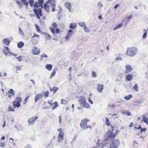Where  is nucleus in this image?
<instances>
[{"label": "nucleus", "mask_w": 148, "mask_h": 148, "mask_svg": "<svg viewBox=\"0 0 148 148\" xmlns=\"http://www.w3.org/2000/svg\"><path fill=\"white\" fill-rule=\"evenodd\" d=\"M112 127L111 130H109L106 132L104 137V140L107 141L110 138H114L116 134V130L114 129L113 127L111 125Z\"/></svg>", "instance_id": "1"}, {"label": "nucleus", "mask_w": 148, "mask_h": 148, "mask_svg": "<svg viewBox=\"0 0 148 148\" xmlns=\"http://www.w3.org/2000/svg\"><path fill=\"white\" fill-rule=\"evenodd\" d=\"M78 101L81 107L83 108H88L90 107V105L86 101L85 98L83 96L79 97Z\"/></svg>", "instance_id": "2"}, {"label": "nucleus", "mask_w": 148, "mask_h": 148, "mask_svg": "<svg viewBox=\"0 0 148 148\" xmlns=\"http://www.w3.org/2000/svg\"><path fill=\"white\" fill-rule=\"evenodd\" d=\"M138 49L135 47H129L127 49L126 55L131 57L134 56L136 53Z\"/></svg>", "instance_id": "3"}, {"label": "nucleus", "mask_w": 148, "mask_h": 148, "mask_svg": "<svg viewBox=\"0 0 148 148\" xmlns=\"http://www.w3.org/2000/svg\"><path fill=\"white\" fill-rule=\"evenodd\" d=\"M89 121V119H85L82 120L80 125V127L83 129L85 130L87 129V123Z\"/></svg>", "instance_id": "4"}, {"label": "nucleus", "mask_w": 148, "mask_h": 148, "mask_svg": "<svg viewBox=\"0 0 148 148\" xmlns=\"http://www.w3.org/2000/svg\"><path fill=\"white\" fill-rule=\"evenodd\" d=\"M120 143L119 140H114L111 144L110 148H118Z\"/></svg>", "instance_id": "5"}, {"label": "nucleus", "mask_w": 148, "mask_h": 148, "mask_svg": "<svg viewBox=\"0 0 148 148\" xmlns=\"http://www.w3.org/2000/svg\"><path fill=\"white\" fill-rule=\"evenodd\" d=\"M47 3H49L52 8V12H53L55 10V8L56 7V0H48L47 1Z\"/></svg>", "instance_id": "6"}, {"label": "nucleus", "mask_w": 148, "mask_h": 148, "mask_svg": "<svg viewBox=\"0 0 148 148\" xmlns=\"http://www.w3.org/2000/svg\"><path fill=\"white\" fill-rule=\"evenodd\" d=\"M43 3V0H39L38 1H36L34 5V7L38 8L39 7L43 8L42 5Z\"/></svg>", "instance_id": "7"}, {"label": "nucleus", "mask_w": 148, "mask_h": 148, "mask_svg": "<svg viewBox=\"0 0 148 148\" xmlns=\"http://www.w3.org/2000/svg\"><path fill=\"white\" fill-rule=\"evenodd\" d=\"M33 11L38 19L40 18V16H42L41 9L40 8L38 10V11L36 9L34 8Z\"/></svg>", "instance_id": "8"}, {"label": "nucleus", "mask_w": 148, "mask_h": 148, "mask_svg": "<svg viewBox=\"0 0 148 148\" xmlns=\"http://www.w3.org/2000/svg\"><path fill=\"white\" fill-rule=\"evenodd\" d=\"M3 51L6 56H10L12 55V53L9 51V48L7 47H4Z\"/></svg>", "instance_id": "9"}, {"label": "nucleus", "mask_w": 148, "mask_h": 148, "mask_svg": "<svg viewBox=\"0 0 148 148\" xmlns=\"http://www.w3.org/2000/svg\"><path fill=\"white\" fill-rule=\"evenodd\" d=\"M7 95H8L9 98L11 99L12 97L15 95V93L14 91L12 89H10L7 93Z\"/></svg>", "instance_id": "10"}, {"label": "nucleus", "mask_w": 148, "mask_h": 148, "mask_svg": "<svg viewBox=\"0 0 148 148\" xmlns=\"http://www.w3.org/2000/svg\"><path fill=\"white\" fill-rule=\"evenodd\" d=\"M104 88V86L102 84H97V89L99 92H102Z\"/></svg>", "instance_id": "11"}, {"label": "nucleus", "mask_w": 148, "mask_h": 148, "mask_svg": "<svg viewBox=\"0 0 148 148\" xmlns=\"http://www.w3.org/2000/svg\"><path fill=\"white\" fill-rule=\"evenodd\" d=\"M125 68L126 70L124 72V73L125 74H127L131 72L132 69L131 66L129 64L125 66Z\"/></svg>", "instance_id": "12"}, {"label": "nucleus", "mask_w": 148, "mask_h": 148, "mask_svg": "<svg viewBox=\"0 0 148 148\" xmlns=\"http://www.w3.org/2000/svg\"><path fill=\"white\" fill-rule=\"evenodd\" d=\"M52 27H50L49 29L51 31V32L53 34L55 33V29L57 28V26L56 23H53L52 24Z\"/></svg>", "instance_id": "13"}, {"label": "nucleus", "mask_w": 148, "mask_h": 148, "mask_svg": "<svg viewBox=\"0 0 148 148\" xmlns=\"http://www.w3.org/2000/svg\"><path fill=\"white\" fill-rule=\"evenodd\" d=\"M32 53L34 55H38L40 53V50L36 47H34L32 50Z\"/></svg>", "instance_id": "14"}, {"label": "nucleus", "mask_w": 148, "mask_h": 148, "mask_svg": "<svg viewBox=\"0 0 148 148\" xmlns=\"http://www.w3.org/2000/svg\"><path fill=\"white\" fill-rule=\"evenodd\" d=\"M38 117L37 116H36L35 118L33 117L28 120V122L29 124L30 125H31L34 123L36 121V120L38 119Z\"/></svg>", "instance_id": "15"}, {"label": "nucleus", "mask_w": 148, "mask_h": 148, "mask_svg": "<svg viewBox=\"0 0 148 148\" xmlns=\"http://www.w3.org/2000/svg\"><path fill=\"white\" fill-rule=\"evenodd\" d=\"M73 31L71 29H69L68 31V33L66 36L65 39L68 40L72 36V35L74 33V32H72Z\"/></svg>", "instance_id": "16"}, {"label": "nucleus", "mask_w": 148, "mask_h": 148, "mask_svg": "<svg viewBox=\"0 0 148 148\" xmlns=\"http://www.w3.org/2000/svg\"><path fill=\"white\" fill-rule=\"evenodd\" d=\"M64 134L63 133H60L59 134L58 137V142H61L63 139Z\"/></svg>", "instance_id": "17"}, {"label": "nucleus", "mask_w": 148, "mask_h": 148, "mask_svg": "<svg viewBox=\"0 0 148 148\" xmlns=\"http://www.w3.org/2000/svg\"><path fill=\"white\" fill-rule=\"evenodd\" d=\"M133 75L132 74H128L126 75V80L127 81H130L132 79Z\"/></svg>", "instance_id": "18"}, {"label": "nucleus", "mask_w": 148, "mask_h": 148, "mask_svg": "<svg viewBox=\"0 0 148 148\" xmlns=\"http://www.w3.org/2000/svg\"><path fill=\"white\" fill-rule=\"evenodd\" d=\"M13 105L14 108H19L20 106V103L17 102V101H14L12 103Z\"/></svg>", "instance_id": "19"}, {"label": "nucleus", "mask_w": 148, "mask_h": 148, "mask_svg": "<svg viewBox=\"0 0 148 148\" xmlns=\"http://www.w3.org/2000/svg\"><path fill=\"white\" fill-rule=\"evenodd\" d=\"M43 97L42 94H40L37 95L35 97V100L36 102H37L39 99L42 98Z\"/></svg>", "instance_id": "20"}, {"label": "nucleus", "mask_w": 148, "mask_h": 148, "mask_svg": "<svg viewBox=\"0 0 148 148\" xmlns=\"http://www.w3.org/2000/svg\"><path fill=\"white\" fill-rule=\"evenodd\" d=\"M71 3L68 2L65 3L64 4L65 7L69 10L70 12H71Z\"/></svg>", "instance_id": "21"}, {"label": "nucleus", "mask_w": 148, "mask_h": 148, "mask_svg": "<svg viewBox=\"0 0 148 148\" xmlns=\"http://www.w3.org/2000/svg\"><path fill=\"white\" fill-rule=\"evenodd\" d=\"M3 43L5 45H8L10 43V40L7 38L3 39Z\"/></svg>", "instance_id": "22"}, {"label": "nucleus", "mask_w": 148, "mask_h": 148, "mask_svg": "<svg viewBox=\"0 0 148 148\" xmlns=\"http://www.w3.org/2000/svg\"><path fill=\"white\" fill-rule=\"evenodd\" d=\"M58 106V103L57 102H55L54 103L52 104L51 106V108H52L53 110L56 108Z\"/></svg>", "instance_id": "23"}, {"label": "nucleus", "mask_w": 148, "mask_h": 148, "mask_svg": "<svg viewBox=\"0 0 148 148\" xmlns=\"http://www.w3.org/2000/svg\"><path fill=\"white\" fill-rule=\"evenodd\" d=\"M24 43L21 41L20 42L17 44V46L19 48H21L24 45Z\"/></svg>", "instance_id": "24"}, {"label": "nucleus", "mask_w": 148, "mask_h": 148, "mask_svg": "<svg viewBox=\"0 0 148 148\" xmlns=\"http://www.w3.org/2000/svg\"><path fill=\"white\" fill-rule=\"evenodd\" d=\"M56 73V69H53L52 73L51 74L50 78L51 79L55 75Z\"/></svg>", "instance_id": "25"}, {"label": "nucleus", "mask_w": 148, "mask_h": 148, "mask_svg": "<svg viewBox=\"0 0 148 148\" xmlns=\"http://www.w3.org/2000/svg\"><path fill=\"white\" fill-rule=\"evenodd\" d=\"M77 26V25L76 23H71L70 24L69 27L72 29H75Z\"/></svg>", "instance_id": "26"}, {"label": "nucleus", "mask_w": 148, "mask_h": 148, "mask_svg": "<svg viewBox=\"0 0 148 148\" xmlns=\"http://www.w3.org/2000/svg\"><path fill=\"white\" fill-rule=\"evenodd\" d=\"M58 89V88L57 87H53L52 88H50V90L51 91H53L54 93H55L57 90Z\"/></svg>", "instance_id": "27"}, {"label": "nucleus", "mask_w": 148, "mask_h": 148, "mask_svg": "<svg viewBox=\"0 0 148 148\" xmlns=\"http://www.w3.org/2000/svg\"><path fill=\"white\" fill-rule=\"evenodd\" d=\"M123 24L120 23L119 24H118V25L116 26L114 29L113 30H117L121 27L123 26Z\"/></svg>", "instance_id": "28"}, {"label": "nucleus", "mask_w": 148, "mask_h": 148, "mask_svg": "<svg viewBox=\"0 0 148 148\" xmlns=\"http://www.w3.org/2000/svg\"><path fill=\"white\" fill-rule=\"evenodd\" d=\"M143 121L148 125V118L145 117L144 115H143Z\"/></svg>", "instance_id": "29"}, {"label": "nucleus", "mask_w": 148, "mask_h": 148, "mask_svg": "<svg viewBox=\"0 0 148 148\" xmlns=\"http://www.w3.org/2000/svg\"><path fill=\"white\" fill-rule=\"evenodd\" d=\"M16 101H17V102L20 103L22 101V98L20 97H17L15 99Z\"/></svg>", "instance_id": "30"}, {"label": "nucleus", "mask_w": 148, "mask_h": 148, "mask_svg": "<svg viewBox=\"0 0 148 148\" xmlns=\"http://www.w3.org/2000/svg\"><path fill=\"white\" fill-rule=\"evenodd\" d=\"M115 107V106L113 104H109L108 105V108L109 109H113Z\"/></svg>", "instance_id": "31"}, {"label": "nucleus", "mask_w": 148, "mask_h": 148, "mask_svg": "<svg viewBox=\"0 0 148 148\" xmlns=\"http://www.w3.org/2000/svg\"><path fill=\"white\" fill-rule=\"evenodd\" d=\"M132 96L131 95H129L127 96H125L124 97V99L126 100H129L132 97Z\"/></svg>", "instance_id": "32"}, {"label": "nucleus", "mask_w": 148, "mask_h": 148, "mask_svg": "<svg viewBox=\"0 0 148 148\" xmlns=\"http://www.w3.org/2000/svg\"><path fill=\"white\" fill-rule=\"evenodd\" d=\"M78 24L81 27H84L86 26L85 23L84 22H79L78 23Z\"/></svg>", "instance_id": "33"}, {"label": "nucleus", "mask_w": 148, "mask_h": 148, "mask_svg": "<svg viewBox=\"0 0 148 148\" xmlns=\"http://www.w3.org/2000/svg\"><path fill=\"white\" fill-rule=\"evenodd\" d=\"M52 67L53 66L51 64H47V69L50 71L51 70Z\"/></svg>", "instance_id": "34"}, {"label": "nucleus", "mask_w": 148, "mask_h": 148, "mask_svg": "<svg viewBox=\"0 0 148 148\" xmlns=\"http://www.w3.org/2000/svg\"><path fill=\"white\" fill-rule=\"evenodd\" d=\"M29 97V96H27L26 97L23 103L24 105H25L27 102Z\"/></svg>", "instance_id": "35"}, {"label": "nucleus", "mask_w": 148, "mask_h": 148, "mask_svg": "<svg viewBox=\"0 0 148 148\" xmlns=\"http://www.w3.org/2000/svg\"><path fill=\"white\" fill-rule=\"evenodd\" d=\"M121 113L123 114H126L128 116H130L131 115V113L130 112L127 110H125L124 111H121Z\"/></svg>", "instance_id": "36"}, {"label": "nucleus", "mask_w": 148, "mask_h": 148, "mask_svg": "<svg viewBox=\"0 0 148 148\" xmlns=\"http://www.w3.org/2000/svg\"><path fill=\"white\" fill-rule=\"evenodd\" d=\"M143 32H144V34L143 36V39H145L146 36L147 31L146 29H144L143 30Z\"/></svg>", "instance_id": "37"}, {"label": "nucleus", "mask_w": 148, "mask_h": 148, "mask_svg": "<svg viewBox=\"0 0 148 148\" xmlns=\"http://www.w3.org/2000/svg\"><path fill=\"white\" fill-rule=\"evenodd\" d=\"M16 2L17 4L18 5V6L20 8L23 7V5L22 3L21 2H20L19 1H16Z\"/></svg>", "instance_id": "38"}, {"label": "nucleus", "mask_w": 148, "mask_h": 148, "mask_svg": "<svg viewBox=\"0 0 148 148\" xmlns=\"http://www.w3.org/2000/svg\"><path fill=\"white\" fill-rule=\"evenodd\" d=\"M29 4L31 7L33 6L34 1V0H29Z\"/></svg>", "instance_id": "39"}, {"label": "nucleus", "mask_w": 148, "mask_h": 148, "mask_svg": "<svg viewBox=\"0 0 148 148\" xmlns=\"http://www.w3.org/2000/svg\"><path fill=\"white\" fill-rule=\"evenodd\" d=\"M138 143L135 141H134V143L133 144V146L134 148H137L138 147Z\"/></svg>", "instance_id": "40"}, {"label": "nucleus", "mask_w": 148, "mask_h": 148, "mask_svg": "<svg viewBox=\"0 0 148 148\" xmlns=\"http://www.w3.org/2000/svg\"><path fill=\"white\" fill-rule=\"evenodd\" d=\"M92 76L93 77L95 78L97 77V73L95 72L94 71H92Z\"/></svg>", "instance_id": "41"}, {"label": "nucleus", "mask_w": 148, "mask_h": 148, "mask_svg": "<svg viewBox=\"0 0 148 148\" xmlns=\"http://www.w3.org/2000/svg\"><path fill=\"white\" fill-rule=\"evenodd\" d=\"M68 103V102L66 101V100H64L63 99H61V104H66Z\"/></svg>", "instance_id": "42"}, {"label": "nucleus", "mask_w": 148, "mask_h": 148, "mask_svg": "<svg viewBox=\"0 0 148 148\" xmlns=\"http://www.w3.org/2000/svg\"><path fill=\"white\" fill-rule=\"evenodd\" d=\"M84 31L87 32H90V29L87 28V27H86V26L84 27Z\"/></svg>", "instance_id": "43"}, {"label": "nucleus", "mask_w": 148, "mask_h": 148, "mask_svg": "<svg viewBox=\"0 0 148 148\" xmlns=\"http://www.w3.org/2000/svg\"><path fill=\"white\" fill-rule=\"evenodd\" d=\"M134 89L136 91H138V85L137 84L135 85L134 86Z\"/></svg>", "instance_id": "44"}, {"label": "nucleus", "mask_w": 148, "mask_h": 148, "mask_svg": "<svg viewBox=\"0 0 148 148\" xmlns=\"http://www.w3.org/2000/svg\"><path fill=\"white\" fill-rule=\"evenodd\" d=\"M106 124L107 126H109L110 125L109 123V119L107 118H106Z\"/></svg>", "instance_id": "45"}, {"label": "nucleus", "mask_w": 148, "mask_h": 148, "mask_svg": "<svg viewBox=\"0 0 148 148\" xmlns=\"http://www.w3.org/2000/svg\"><path fill=\"white\" fill-rule=\"evenodd\" d=\"M22 2L25 5H28V3L26 0H24Z\"/></svg>", "instance_id": "46"}, {"label": "nucleus", "mask_w": 148, "mask_h": 148, "mask_svg": "<svg viewBox=\"0 0 148 148\" xmlns=\"http://www.w3.org/2000/svg\"><path fill=\"white\" fill-rule=\"evenodd\" d=\"M98 6L99 7V8L102 7L103 5L102 4L101 2H99L98 3Z\"/></svg>", "instance_id": "47"}, {"label": "nucleus", "mask_w": 148, "mask_h": 148, "mask_svg": "<svg viewBox=\"0 0 148 148\" xmlns=\"http://www.w3.org/2000/svg\"><path fill=\"white\" fill-rule=\"evenodd\" d=\"M36 30H37V32H40V27H39V26L38 25H36Z\"/></svg>", "instance_id": "48"}, {"label": "nucleus", "mask_w": 148, "mask_h": 148, "mask_svg": "<svg viewBox=\"0 0 148 148\" xmlns=\"http://www.w3.org/2000/svg\"><path fill=\"white\" fill-rule=\"evenodd\" d=\"M8 110L9 111H14V109L11 107H9L8 108Z\"/></svg>", "instance_id": "49"}, {"label": "nucleus", "mask_w": 148, "mask_h": 148, "mask_svg": "<svg viewBox=\"0 0 148 148\" xmlns=\"http://www.w3.org/2000/svg\"><path fill=\"white\" fill-rule=\"evenodd\" d=\"M47 12L49 13L50 12V6L49 5H47Z\"/></svg>", "instance_id": "50"}, {"label": "nucleus", "mask_w": 148, "mask_h": 148, "mask_svg": "<svg viewBox=\"0 0 148 148\" xmlns=\"http://www.w3.org/2000/svg\"><path fill=\"white\" fill-rule=\"evenodd\" d=\"M46 57V55L45 54H43L41 56L40 59L42 60L43 58H45Z\"/></svg>", "instance_id": "51"}, {"label": "nucleus", "mask_w": 148, "mask_h": 148, "mask_svg": "<svg viewBox=\"0 0 148 148\" xmlns=\"http://www.w3.org/2000/svg\"><path fill=\"white\" fill-rule=\"evenodd\" d=\"M48 103L49 104V105H48L49 106H51L52 105V104L54 103H53V101H48Z\"/></svg>", "instance_id": "52"}, {"label": "nucleus", "mask_w": 148, "mask_h": 148, "mask_svg": "<svg viewBox=\"0 0 148 148\" xmlns=\"http://www.w3.org/2000/svg\"><path fill=\"white\" fill-rule=\"evenodd\" d=\"M122 60V58L121 57H117L115 59V61H117L118 60Z\"/></svg>", "instance_id": "53"}, {"label": "nucleus", "mask_w": 148, "mask_h": 148, "mask_svg": "<svg viewBox=\"0 0 148 148\" xmlns=\"http://www.w3.org/2000/svg\"><path fill=\"white\" fill-rule=\"evenodd\" d=\"M141 99L138 100L136 101V103L138 104H140L141 103Z\"/></svg>", "instance_id": "54"}, {"label": "nucleus", "mask_w": 148, "mask_h": 148, "mask_svg": "<svg viewBox=\"0 0 148 148\" xmlns=\"http://www.w3.org/2000/svg\"><path fill=\"white\" fill-rule=\"evenodd\" d=\"M146 130V128H142L141 129L140 131L141 132H145Z\"/></svg>", "instance_id": "55"}, {"label": "nucleus", "mask_w": 148, "mask_h": 148, "mask_svg": "<svg viewBox=\"0 0 148 148\" xmlns=\"http://www.w3.org/2000/svg\"><path fill=\"white\" fill-rule=\"evenodd\" d=\"M135 128L137 129H140L141 128V127L140 125H138V127H136V126L135 127Z\"/></svg>", "instance_id": "56"}, {"label": "nucleus", "mask_w": 148, "mask_h": 148, "mask_svg": "<svg viewBox=\"0 0 148 148\" xmlns=\"http://www.w3.org/2000/svg\"><path fill=\"white\" fill-rule=\"evenodd\" d=\"M19 30L20 32L22 34H23V30L21 29L20 28H19Z\"/></svg>", "instance_id": "57"}, {"label": "nucleus", "mask_w": 148, "mask_h": 148, "mask_svg": "<svg viewBox=\"0 0 148 148\" xmlns=\"http://www.w3.org/2000/svg\"><path fill=\"white\" fill-rule=\"evenodd\" d=\"M56 33H57V34L59 33L60 32V30H59V29L58 28L56 29Z\"/></svg>", "instance_id": "58"}, {"label": "nucleus", "mask_w": 148, "mask_h": 148, "mask_svg": "<svg viewBox=\"0 0 148 148\" xmlns=\"http://www.w3.org/2000/svg\"><path fill=\"white\" fill-rule=\"evenodd\" d=\"M40 36L39 35H38L36 34H34V36L32 37L33 38L36 37H39Z\"/></svg>", "instance_id": "59"}, {"label": "nucleus", "mask_w": 148, "mask_h": 148, "mask_svg": "<svg viewBox=\"0 0 148 148\" xmlns=\"http://www.w3.org/2000/svg\"><path fill=\"white\" fill-rule=\"evenodd\" d=\"M119 6V5L118 4H116L114 6V8L116 9Z\"/></svg>", "instance_id": "60"}, {"label": "nucleus", "mask_w": 148, "mask_h": 148, "mask_svg": "<svg viewBox=\"0 0 148 148\" xmlns=\"http://www.w3.org/2000/svg\"><path fill=\"white\" fill-rule=\"evenodd\" d=\"M88 101L91 104H93V102L90 99V98H89V99H88Z\"/></svg>", "instance_id": "61"}, {"label": "nucleus", "mask_w": 148, "mask_h": 148, "mask_svg": "<svg viewBox=\"0 0 148 148\" xmlns=\"http://www.w3.org/2000/svg\"><path fill=\"white\" fill-rule=\"evenodd\" d=\"M132 16L131 15V16H130L127 18V20H128V21L132 18Z\"/></svg>", "instance_id": "62"}, {"label": "nucleus", "mask_w": 148, "mask_h": 148, "mask_svg": "<svg viewBox=\"0 0 148 148\" xmlns=\"http://www.w3.org/2000/svg\"><path fill=\"white\" fill-rule=\"evenodd\" d=\"M60 8V10L58 11V13H61L62 12V8L60 7L59 8Z\"/></svg>", "instance_id": "63"}, {"label": "nucleus", "mask_w": 148, "mask_h": 148, "mask_svg": "<svg viewBox=\"0 0 148 148\" xmlns=\"http://www.w3.org/2000/svg\"><path fill=\"white\" fill-rule=\"evenodd\" d=\"M58 131L60 132V133H62V130L61 128H59L58 130Z\"/></svg>", "instance_id": "64"}]
</instances>
